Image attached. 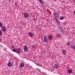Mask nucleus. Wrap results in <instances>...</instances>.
<instances>
[{
  "label": "nucleus",
  "mask_w": 75,
  "mask_h": 75,
  "mask_svg": "<svg viewBox=\"0 0 75 75\" xmlns=\"http://www.w3.org/2000/svg\"><path fill=\"white\" fill-rule=\"evenodd\" d=\"M36 69H37V70H38V71H40V69L39 68H36Z\"/></svg>",
  "instance_id": "cd10ccee"
},
{
  "label": "nucleus",
  "mask_w": 75,
  "mask_h": 75,
  "mask_svg": "<svg viewBox=\"0 0 75 75\" xmlns=\"http://www.w3.org/2000/svg\"><path fill=\"white\" fill-rule=\"evenodd\" d=\"M68 73H69V74H71L72 71V70L71 69H69L68 70Z\"/></svg>",
  "instance_id": "dca6fc26"
},
{
  "label": "nucleus",
  "mask_w": 75,
  "mask_h": 75,
  "mask_svg": "<svg viewBox=\"0 0 75 75\" xmlns=\"http://www.w3.org/2000/svg\"><path fill=\"white\" fill-rule=\"evenodd\" d=\"M54 19L56 21V22L57 23L58 25H60V22H59V21H58V19H57V18L56 17H55Z\"/></svg>",
  "instance_id": "423d86ee"
},
{
  "label": "nucleus",
  "mask_w": 75,
  "mask_h": 75,
  "mask_svg": "<svg viewBox=\"0 0 75 75\" xmlns=\"http://www.w3.org/2000/svg\"><path fill=\"white\" fill-rule=\"evenodd\" d=\"M2 34H3V32L1 30H0V36L2 35Z\"/></svg>",
  "instance_id": "412c9836"
},
{
  "label": "nucleus",
  "mask_w": 75,
  "mask_h": 75,
  "mask_svg": "<svg viewBox=\"0 0 75 75\" xmlns=\"http://www.w3.org/2000/svg\"><path fill=\"white\" fill-rule=\"evenodd\" d=\"M9 1H12V0H9Z\"/></svg>",
  "instance_id": "7c9ffc66"
},
{
  "label": "nucleus",
  "mask_w": 75,
  "mask_h": 75,
  "mask_svg": "<svg viewBox=\"0 0 75 75\" xmlns=\"http://www.w3.org/2000/svg\"><path fill=\"white\" fill-rule=\"evenodd\" d=\"M12 65L13 64H12V63L11 62H9L7 64V66L8 67H12Z\"/></svg>",
  "instance_id": "6e6552de"
},
{
  "label": "nucleus",
  "mask_w": 75,
  "mask_h": 75,
  "mask_svg": "<svg viewBox=\"0 0 75 75\" xmlns=\"http://www.w3.org/2000/svg\"><path fill=\"white\" fill-rule=\"evenodd\" d=\"M67 45L69 46L70 45V42H67Z\"/></svg>",
  "instance_id": "b1692460"
},
{
  "label": "nucleus",
  "mask_w": 75,
  "mask_h": 75,
  "mask_svg": "<svg viewBox=\"0 0 75 75\" xmlns=\"http://www.w3.org/2000/svg\"><path fill=\"white\" fill-rule=\"evenodd\" d=\"M53 38V37L52 35H49L48 37V39L49 40H52Z\"/></svg>",
  "instance_id": "20e7f679"
},
{
  "label": "nucleus",
  "mask_w": 75,
  "mask_h": 75,
  "mask_svg": "<svg viewBox=\"0 0 75 75\" xmlns=\"http://www.w3.org/2000/svg\"><path fill=\"white\" fill-rule=\"evenodd\" d=\"M58 28L59 30V31H62V28H61V27L60 26H59L58 27Z\"/></svg>",
  "instance_id": "2eb2a0df"
},
{
  "label": "nucleus",
  "mask_w": 75,
  "mask_h": 75,
  "mask_svg": "<svg viewBox=\"0 0 75 75\" xmlns=\"http://www.w3.org/2000/svg\"><path fill=\"white\" fill-rule=\"evenodd\" d=\"M1 30L3 32H4V31H6V27L5 26H3L1 28Z\"/></svg>",
  "instance_id": "1a4fd4ad"
},
{
  "label": "nucleus",
  "mask_w": 75,
  "mask_h": 75,
  "mask_svg": "<svg viewBox=\"0 0 75 75\" xmlns=\"http://www.w3.org/2000/svg\"><path fill=\"white\" fill-rule=\"evenodd\" d=\"M37 66H38V67H42V66L41 64H36Z\"/></svg>",
  "instance_id": "aec40b11"
},
{
  "label": "nucleus",
  "mask_w": 75,
  "mask_h": 75,
  "mask_svg": "<svg viewBox=\"0 0 75 75\" xmlns=\"http://www.w3.org/2000/svg\"><path fill=\"white\" fill-rule=\"evenodd\" d=\"M61 31V32H62V33L63 34H65V32L63 30V29H62V31Z\"/></svg>",
  "instance_id": "4be33fe9"
},
{
  "label": "nucleus",
  "mask_w": 75,
  "mask_h": 75,
  "mask_svg": "<svg viewBox=\"0 0 75 75\" xmlns=\"http://www.w3.org/2000/svg\"><path fill=\"white\" fill-rule=\"evenodd\" d=\"M28 34L30 36V37H33V33L31 32H29Z\"/></svg>",
  "instance_id": "9d476101"
},
{
  "label": "nucleus",
  "mask_w": 75,
  "mask_h": 75,
  "mask_svg": "<svg viewBox=\"0 0 75 75\" xmlns=\"http://www.w3.org/2000/svg\"><path fill=\"white\" fill-rule=\"evenodd\" d=\"M64 18V16H61L59 18V20H63Z\"/></svg>",
  "instance_id": "a211bd4d"
},
{
  "label": "nucleus",
  "mask_w": 75,
  "mask_h": 75,
  "mask_svg": "<svg viewBox=\"0 0 75 75\" xmlns=\"http://www.w3.org/2000/svg\"><path fill=\"white\" fill-rule=\"evenodd\" d=\"M1 42V39H0V42Z\"/></svg>",
  "instance_id": "c756f323"
},
{
  "label": "nucleus",
  "mask_w": 75,
  "mask_h": 75,
  "mask_svg": "<svg viewBox=\"0 0 75 75\" xmlns=\"http://www.w3.org/2000/svg\"><path fill=\"white\" fill-rule=\"evenodd\" d=\"M24 17L25 18H28L29 17V14L28 13H26L24 14Z\"/></svg>",
  "instance_id": "39448f33"
},
{
  "label": "nucleus",
  "mask_w": 75,
  "mask_h": 75,
  "mask_svg": "<svg viewBox=\"0 0 75 75\" xmlns=\"http://www.w3.org/2000/svg\"><path fill=\"white\" fill-rule=\"evenodd\" d=\"M13 52H16V51H17V50H16V49H13Z\"/></svg>",
  "instance_id": "5701e85b"
},
{
  "label": "nucleus",
  "mask_w": 75,
  "mask_h": 75,
  "mask_svg": "<svg viewBox=\"0 0 75 75\" xmlns=\"http://www.w3.org/2000/svg\"><path fill=\"white\" fill-rule=\"evenodd\" d=\"M62 55H65L67 54V51H66V50L64 49H63V50H62Z\"/></svg>",
  "instance_id": "f03ea898"
},
{
  "label": "nucleus",
  "mask_w": 75,
  "mask_h": 75,
  "mask_svg": "<svg viewBox=\"0 0 75 75\" xmlns=\"http://www.w3.org/2000/svg\"><path fill=\"white\" fill-rule=\"evenodd\" d=\"M48 38H47V37H45V38H44V41H45V42H48Z\"/></svg>",
  "instance_id": "9b49d317"
},
{
  "label": "nucleus",
  "mask_w": 75,
  "mask_h": 75,
  "mask_svg": "<svg viewBox=\"0 0 75 75\" xmlns=\"http://www.w3.org/2000/svg\"><path fill=\"white\" fill-rule=\"evenodd\" d=\"M24 49L25 51L26 52V51H28V48L27 46L26 45L24 46Z\"/></svg>",
  "instance_id": "7ed1b4c3"
},
{
  "label": "nucleus",
  "mask_w": 75,
  "mask_h": 75,
  "mask_svg": "<svg viewBox=\"0 0 75 75\" xmlns=\"http://www.w3.org/2000/svg\"><path fill=\"white\" fill-rule=\"evenodd\" d=\"M14 48V46H13V45H12L11 48Z\"/></svg>",
  "instance_id": "bb28decb"
},
{
  "label": "nucleus",
  "mask_w": 75,
  "mask_h": 75,
  "mask_svg": "<svg viewBox=\"0 0 75 75\" xmlns=\"http://www.w3.org/2000/svg\"><path fill=\"white\" fill-rule=\"evenodd\" d=\"M24 67V64L23 63H21L19 65V67L20 68H23Z\"/></svg>",
  "instance_id": "0eeeda50"
},
{
  "label": "nucleus",
  "mask_w": 75,
  "mask_h": 75,
  "mask_svg": "<svg viewBox=\"0 0 75 75\" xmlns=\"http://www.w3.org/2000/svg\"><path fill=\"white\" fill-rule=\"evenodd\" d=\"M74 15H75V10L74 11Z\"/></svg>",
  "instance_id": "c85d7f7f"
},
{
  "label": "nucleus",
  "mask_w": 75,
  "mask_h": 75,
  "mask_svg": "<svg viewBox=\"0 0 75 75\" xmlns=\"http://www.w3.org/2000/svg\"><path fill=\"white\" fill-rule=\"evenodd\" d=\"M71 48H72L73 50H75V46L72 45V46H71L70 47Z\"/></svg>",
  "instance_id": "4468645a"
},
{
  "label": "nucleus",
  "mask_w": 75,
  "mask_h": 75,
  "mask_svg": "<svg viewBox=\"0 0 75 75\" xmlns=\"http://www.w3.org/2000/svg\"><path fill=\"white\" fill-rule=\"evenodd\" d=\"M54 15L56 17H58V14L57 13H54Z\"/></svg>",
  "instance_id": "6ab92c4d"
},
{
  "label": "nucleus",
  "mask_w": 75,
  "mask_h": 75,
  "mask_svg": "<svg viewBox=\"0 0 75 75\" xmlns=\"http://www.w3.org/2000/svg\"><path fill=\"white\" fill-rule=\"evenodd\" d=\"M38 1L40 2V3H41V4H44V2L42 0H38Z\"/></svg>",
  "instance_id": "f3484780"
},
{
  "label": "nucleus",
  "mask_w": 75,
  "mask_h": 75,
  "mask_svg": "<svg viewBox=\"0 0 75 75\" xmlns=\"http://www.w3.org/2000/svg\"><path fill=\"white\" fill-rule=\"evenodd\" d=\"M54 68H59V65H58V64H55L54 65Z\"/></svg>",
  "instance_id": "f8f14e48"
},
{
  "label": "nucleus",
  "mask_w": 75,
  "mask_h": 75,
  "mask_svg": "<svg viewBox=\"0 0 75 75\" xmlns=\"http://www.w3.org/2000/svg\"><path fill=\"white\" fill-rule=\"evenodd\" d=\"M22 52V51H21V49L20 48H18L17 49L16 53H17V54H19L21 53Z\"/></svg>",
  "instance_id": "f257e3e1"
},
{
  "label": "nucleus",
  "mask_w": 75,
  "mask_h": 75,
  "mask_svg": "<svg viewBox=\"0 0 75 75\" xmlns=\"http://www.w3.org/2000/svg\"><path fill=\"white\" fill-rule=\"evenodd\" d=\"M56 37L57 38H61V35L59 34H57L56 35Z\"/></svg>",
  "instance_id": "ddd939ff"
},
{
  "label": "nucleus",
  "mask_w": 75,
  "mask_h": 75,
  "mask_svg": "<svg viewBox=\"0 0 75 75\" xmlns=\"http://www.w3.org/2000/svg\"><path fill=\"white\" fill-rule=\"evenodd\" d=\"M3 25V24H2L1 23H0V27H2V26Z\"/></svg>",
  "instance_id": "a878e982"
},
{
  "label": "nucleus",
  "mask_w": 75,
  "mask_h": 75,
  "mask_svg": "<svg viewBox=\"0 0 75 75\" xmlns=\"http://www.w3.org/2000/svg\"><path fill=\"white\" fill-rule=\"evenodd\" d=\"M32 47L33 48H36V46L34 45H33L32 46Z\"/></svg>",
  "instance_id": "393cba45"
}]
</instances>
